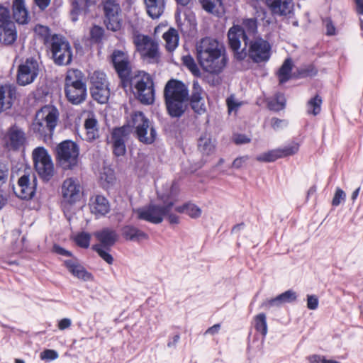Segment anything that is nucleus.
<instances>
[{"mask_svg": "<svg viewBox=\"0 0 363 363\" xmlns=\"http://www.w3.org/2000/svg\"><path fill=\"white\" fill-rule=\"evenodd\" d=\"M179 189L175 184H166L162 189L157 191L158 198L162 204L150 203V204L133 210V213L140 220L152 224L161 223L164 218L171 224H178L179 216L173 212V207L177 201Z\"/></svg>", "mask_w": 363, "mask_h": 363, "instance_id": "1", "label": "nucleus"}, {"mask_svg": "<svg viewBox=\"0 0 363 363\" xmlns=\"http://www.w3.org/2000/svg\"><path fill=\"white\" fill-rule=\"evenodd\" d=\"M196 55L202 69L211 74H220L228 62L224 46L217 40L209 37L196 43Z\"/></svg>", "mask_w": 363, "mask_h": 363, "instance_id": "2", "label": "nucleus"}, {"mask_svg": "<svg viewBox=\"0 0 363 363\" xmlns=\"http://www.w3.org/2000/svg\"><path fill=\"white\" fill-rule=\"evenodd\" d=\"M188 89L181 81L169 80L165 85L164 96L169 115L180 117L185 111L188 100Z\"/></svg>", "mask_w": 363, "mask_h": 363, "instance_id": "3", "label": "nucleus"}, {"mask_svg": "<svg viewBox=\"0 0 363 363\" xmlns=\"http://www.w3.org/2000/svg\"><path fill=\"white\" fill-rule=\"evenodd\" d=\"M59 113L56 108L45 106L37 112L32 129L41 137L50 138L58 121Z\"/></svg>", "mask_w": 363, "mask_h": 363, "instance_id": "4", "label": "nucleus"}, {"mask_svg": "<svg viewBox=\"0 0 363 363\" xmlns=\"http://www.w3.org/2000/svg\"><path fill=\"white\" fill-rule=\"evenodd\" d=\"M65 94L67 99L73 104H79L85 99L86 89L80 71H68L65 79Z\"/></svg>", "mask_w": 363, "mask_h": 363, "instance_id": "5", "label": "nucleus"}, {"mask_svg": "<svg viewBox=\"0 0 363 363\" xmlns=\"http://www.w3.org/2000/svg\"><path fill=\"white\" fill-rule=\"evenodd\" d=\"M129 123L134 128L136 137L140 142L150 145L156 140L157 132L153 124L142 112L137 111L133 113Z\"/></svg>", "mask_w": 363, "mask_h": 363, "instance_id": "6", "label": "nucleus"}, {"mask_svg": "<svg viewBox=\"0 0 363 363\" xmlns=\"http://www.w3.org/2000/svg\"><path fill=\"white\" fill-rule=\"evenodd\" d=\"M130 79L138 100L145 104H152L155 100V89L152 77L143 71H138Z\"/></svg>", "mask_w": 363, "mask_h": 363, "instance_id": "7", "label": "nucleus"}, {"mask_svg": "<svg viewBox=\"0 0 363 363\" xmlns=\"http://www.w3.org/2000/svg\"><path fill=\"white\" fill-rule=\"evenodd\" d=\"M56 151L59 163L64 169H72L78 165L79 150L75 143L65 140L57 145Z\"/></svg>", "mask_w": 363, "mask_h": 363, "instance_id": "8", "label": "nucleus"}, {"mask_svg": "<svg viewBox=\"0 0 363 363\" xmlns=\"http://www.w3.org/2000/svg\"><path fill=\"white\" fill-rule=\"evenodd\" d=\"M272 46L270 43L262 38H256L248 43L247 52L238 53V58L243 59L247 54L249 57L256 63L265 62L271 56Z\"/></svg>", "mask_w": 363, "mask_h": 363, "instance_id": "9", "label": "nucleus"}, {"mask_svg": "<svg viewBox=\"0 0 363 363\" xmlns=\"http://www.w3.org/2000/svg\"><path fill=\"white\" fill-rule=\"evenodd\" d=\"M54 62L58 65H66L72 61V51L69 42L62 35H53L48 45Z\"/></svg>", "mask_w": 363, "mask_h": 363, "instance_id": "10", "label": "nucleus"}, {"mask_svg": "<svg viewBox=\"0 0 363 363\" xmlns=\"http://www.w3.org/2000/svg\"><path fill=\"white\" fill-rule=\"evenodd\" d=\"M32 157L38 174L43 179L49 180L54 175L55 168L47 150L38 147L33 150Z\"/></svg>", "mask_w": 363, "mask_h": 363, "instance_id": "11", "label": "nucleus"}, {"mask_svg": "<svg viewBox=\"0 0 363 363\" xmlns=\"http://www.w3.org/2000/svg\"><path fill=\"white\" fill-rule=\"evenodd\" d=\"M104 23L108 30H119L123 24L119 4L116 0H104Z\"/></svg>", "mask_w": 363, "mask_h": 363, "instance_id": "12", "label": "nucleus"}, {"mask_svg": "<svg viewBox=\"0 0 363 363\" xmlns=\"http://www.w3.org/2000/svg\"><path fill=\"white\" fill-rule=\"evenodd\" d=\"M36 189V177L30 170L25 172L18 179L17 184L13 186L16 195L22 199H31Z\"/></svg>", "mask_w": 363, "mask_h": 363, "instance_id": "13", "label": "nucleus"}, {"mask_svg": "<svg viewBox=\"0 0 363 363\" xmlns=\"http://www.w3.org/2000/svg\"><path fill=\"white\" fill-rule=\"evenodd\" d=\"M39 72L37 60L30 58L18 66L17 82L19 85L26 86L34 82Z\"/></svg>", "mask_w": 363, "mask_h": 363, "instance_id": "14", "label": "nucleus"}, {"mask_svg": "<svg viewBox=\"0 0 363 363\" xmlns=\"http://www.w3.org/2000/svg\"><path fill=\"white\" fill-rule=\"evenodd\" d=\"M4 141L9 150H16L23 147L26 143V135L24 130L19 126L14 125L6 131Z\"/></svg>", "mask_w": 363, "mask_h": 363, "instance_id": "15", "label": "nucleus"}, {"mask_svg": "<svg viewBox=\"0 0 363 363\" xmlns=\"http://www.w3.org/2000/svg\"><path fill=\"white\" fill-rule=\"evenodd\" d=\"M133 42L140 54L151 59L157 57L158 45L147 35L137 34L134 35Z\"/></svg>", "mask_w": 363, "mask_h": 363, "instance_id": "16", "label": "nucleus"}, {"mask_svg": "<svg viewBox=\"0 0 363 363\" xmlns=\"http://www.w3.org/2000/svg\"><path fill=\"white\" fill-rule=\"evenodd\" d=\"M111 60L119 77L123 80L130 79L131 67L127 53L115 50L111 55Z\"/></svg>", "mask_w": 363, "mask_h": 363, "instance_id": "17", "label": "nucleus"}, {"mask_svg": "<svg viewBox=\"0 0 363 363\" xmlns=\"http://www.w3.org/2000/svg\"><path fill=\"white\" fill-rule=\"evenodd\" d=\"M82 194V186L77 179L67 178L62 185V195L64 201L73 203L79 200Z\"/></svg>", "mask_w": 363, "mask_h": 363, "instance_id": "18", "label": "nucleus"}, {"mask_svg": "<svg viewBox=\"0 0 363 363\" xmlns=\"http://www.w3.org/2000/svg\"><path fill=\"white\" fill-rule=\"evenodd\" d=\"M127 135V129L125 127L116 128L112 133L113 151L117 157L123 156L126 152L125 140Z\"/></svg>", "mask_w": 363, "mask_h": 363, "instance_id": "19", "label": "nucleus"}, {"mask_svg": "<svg viewBox=\"0 0 363 363\" xmlns=\"http://www.w3.org/2000/svg\"><path fill=\"white\" fill-rule=\"evenodd\" d=\"M204 93L199 84V82L194 80L192 86V94L191 96V106L192 109L197 113L201 114L206 111Z\"/></svg>", "mask_w": 363, "mask_h": 363, "instance_id": "20", "label": "nucleus"}, {"mask_svg": "<svg viewBox=\"0 0 363 363\" xmlns=\"http://www.w3.org/2000/svg\"><path fill=\"white\" fill-rule=\"evenodd\" d=\"M94 235L99 242L96 245H101L106 250H109L118 239V235L116 230L110 228H102L95 232Z\"/></svg>", "mask_w": 363, "mask_h": 363, "instance_id": "21", "label": "nucleus"}, {"mask_svg": "<svg viewBox=\"0 0 363 363\" xmlns=\"http://www.w3.org/2000/svg\"><path fill=\"white\" fill-rule=\"evenodd\" d=\"M89 207L92 214L96 218L104 216L110 211L108 201L101 195H94L90 198Z\"/></svg>", "mask_w": 363, "mask_h": 363, "instance_id": "22", "label": "nucleus"}, {"mask_svg": "<svg viewBox=\"0 0 363 363\" xmlns=\"http://www.w3.org/2000/svg\"><path fill=\"white\" fill-rule=\"evenodd\" d=\"M229 45L234 51L240 48L241 42L243 41L247 45V35L245 31L240 26H233L230 28L228 33Z\"/></svg>", "mask_w": 363, "mask_h": 363, "instance_id": "23", "label": "nucleus"}, {"mask_svg": "<svg viewBox=\"0 0 363 363\" xmlns=\"http://www.w3.org/2000/svg\"><path fill=\"white\" fill-rule=\"evenodd\" d=\"M64 264L68 271L77 279L84 281L92 280L91 274L88 272L77 259H67Z\"/></svg>", "mask_w": 363, "mask_h": 363, "instance_id": "24", "label": "nucleus"}, {"mask_svg": "<svg viewBox=\"0 0 363 363\" xmlns=\"http://www.w3.org/2000/svg\"><path fill=\"white\" fill-rule=\"evenodd\" d=\"M266 5L274 15L286 16L293 9L292 0H264Z\"/></svg>", "mask_w": 363, "mask_h": 363, "instance_id": "25", "label": "nucleus"}, {"mask_svg": "<svg viewBox=\"0 0 363 363\" xmlns=\"http://www.w3.org/2000/svg\"><path fill=\"white\" fill-rule=\"evenodd\" d=\"M16 92L15 87L11 85H0V113L11 108L16 98Z\"/></svg>", "mask_w": 363, "mask_h": 363, "instance_id": "26", "label": "nucleus"}, {"mask_svg": "<svg viewBox=\"0 0 363 363\" xmlns=\"http://www.w3.org/2000/svg\"><path fill=\"white\" fill-rule=\"evenodd\" d=\"M84 128L85 130L84 139L91 142L99 138L98 121L93 113H89L85 119Z\"/></svg>", "mask_w": 363, "mask_h": 363, "instance_id": "27", "label": "nucleus"}, {"mask_svg": "<svg viewBox=\"0 0 363 363\" xmlns=\"http://www.w3.org/2000/svg\"><path fill=\"white\" fill-rule=\"evenodd\" d=\"M198 150L203 157H207L214 153L216 143L209 134H203L199 138Z\"/></svg>", "mask_w": 363, "mask_h": 363, "instance_id": "28", "label": "nucleus"}, {"mask_svg": "<svg viewBox=\"0 0 363 363\" xmlns=\"http://www.w3.org/2000/svg\"><path fill=\"white\" fill-rule=\"evenodd\" d=\"M17 38V32L13 23L0 26V42L5 45L13 43Z\"/></svg>", "mask_w": 363, "mask_h": 363, "instance_id": "29", "label": "nucleus"}, {"mask_svg": "<svg viewBox=\"0 0 363 363\" xmlns=\"http://www.w3.org/2000/svg\"><path fill=\"white\" fill-rule=\"evenodd\" d=\"M122 235L125 240L134 242L148 238L147 233L131 225H125L122 228Z\"/></svg>", "mask_w": 363, "mask_h": 363, "instance_id": "30", "label": "nucleus"}, {"mask_svg": "<svg viewBox=\"0 0 363 363\" xmlns=\"http://www.w3.org/2000/svg\"><path fill=\"white\" fill-rule=\"evenodd\" d=\"M13 15L17 23L20 24L28 23V14L25 6L24 0H13Z\"/></svg>", "mask_w": 363, "mask_h": 363, "instance_id": "31", "label": "nucleus"}, {"mask_svg": "<svg viewBox=\"0 0 363 363\" xmlns=\"http://www.w3.org/2000/svg\"><path fill=\"white\" fill-rule=\"evenodd\" d=\"M145 4L147 12L152 18H158L165 8L164 0H145Z\"/></svg>", "mask_w": 363, "mask_h": 363, "instance_id": "32", "label": "nucleus"}, {"mask_svg": "<svg viewBox=\"0 0 363 363\" xmlns=\"http://www.w3.org/2000/svg\"><path fill=\"white\" fill-rule=\"evenodd\" d=\"M186 213L192 218H197L201 215V209L193 203H186L181 206L173 207V212Z\"/></svg>", "mask_w": 363, "mask_h": 363, "instance_id": "33", "label": "nucleus"}, {"mask_svg": "<svg viewBox=\"0 0 363 363\" xmlns=\"http://www.w3.org/2000/svg\"><path fill=\"white\" fill-rule=\"evenodd\" d=\"M162 38L165 42V47L169 51L174 50L179 44V34L176 29L170 28L164 33Z\"/></svg>", "mask_w": 363, "mask_h": 363, "instance_id": "34", "label": "nucleus"}, {"mask_svg": "<svg viewBox=\"0 0 363 363\" xmlns=\"http://www.w3.org/2000/svg\"><path fill=\"white\" fill-rule=\"evenodd\" d=\"M91 1L87 0H71L72 10L70 13L71 18L73 22L78 20V15L82 10H85L91 5Z\"/></svg>", "mask_w": 363, "mask_h": 363, "instance_id": "35", "label": "nucleus"}, {"mask_svg": "<svg viewBox=\"0 0 363 363\" xmlns=\"http://www.w3.org/2000/svg\"><path fill=\"white\" fill-rule=\"evenodd\" d=\"M293 62L289 58L285 60L283 65L278 71V77L279 82L283 84L291 78Z\"/></svg>", "mask_w": 363, "mask_h": 363, "instance_id": "36", "label": "nucleus"}, {"mask_svg": "<svg viewBox=\"0 0 363 363\" xmlns=\"http://www.w3.org/2000/svg\"><path fill=\"white\" fill-rule=\"evenodd\" d=\"M91 93L94 99L100 104H105L110 96L108 86L91 88Z\"/></svg>", "mask_w": 363, "mask_h": 363, "instance_id": "37", "label": "nucleus"}, {"mask_svg": "<svg viewBox=\"0 0 363 363\" xmlns=\"http://www.w3.org/2000/svg\"><path fill=\"white\" fill-rule=\"evenodd\" d=\"M300 148V143L296 141H291L285 145L279 147L281 158L294 155L298 153Z\"/></svg>", "mask_w": 363, "mask_h": 363, "instance_id": "38", "label": "nucleus"}, {"mask_svg": "<svg viewBox=\"0 0 363 363\" xmlns=\"http://www.w3.org/2000/svg\"><path fill=\"white\" fill-rule=\"evenodd\" d=\"M90 82L91 84V88L96 86L106 87L108 86L106 74L100 71H95L89 76Z\"/></svg>", "mask_w": 363, "mask_h": 363, "instance_id": "39", "label": "nucleus"}, {"mask_svg": "<svg viewBox=\"0 0 363 363\" xmlns=\"http://www.w3.org/2000/svg\"><path fill=\"white\" fill-rule=\"evenodd\" d=\"M280 158L281 157L279 148L273 149L261 153L256 157V160L262 162H272Z\"/></svg>", "mask_w": 363, "mask_h": 363, "instance_id": "40", "label": "nucleus"}, {"mask_svg": "<svg viewBox=\"0 0 363 363\" xmlns=\"http://www.w3.org/2000/svg\"><path fill=\"white\" fill-rule=\"evenodd\" d=\"M183 65L196 77H200L201 73L200 69L196 65L194 59L190 55H186L182 58Z\"/></svg>", "mask_w": 363, "mask_h": 363, "instance_id": "41", "label": "nucleus"}, {"mask_svg": "<svg viewBox=\"0 0 363 363\" xmlns=\"http://www.w3.org/2000/svg\"><path fill=\"white\" fill-rule=\"evenodd\" d=\"M255 328L263 336L267 333V318L264 313H259L254 318Z\"/></svg>", "mask_w": 363, "mask_h": 363, "instance_id": "42", "label": "nucleus"}, {"mask_svg": "<svg viewBox=\"0 0 363 363\" xmlns=\"http://www.w3.org/2000/svg\"><path fill=\"white\" fill-rule=\"evenodd\" d=\"M321 104V98L318 95H316L308 101L307 104V113L314 116L318 115L320 112Z\"/></svg>", "mask_w": 363, "mask_h": 363, "instance_id": "43", "label": "nucleus"}, {"mask_svg": "<svg viewBox=\"0 0 363 363\" xmlns=\"http://www.w3.org/2000/svg\"><path fill=\"white\" fill-rule=\"evenodd\" d=\"M286 99L282 94H277L274 98L268 101V107L269 109L279 111L285 106Z\"/></svg>", "mask_w": 363, "mask_h": 363, "instance_id": "44", "label": "nucleus"}, {"mask_svg": "<svg viewBox=\"0 0 363 363\" xmlns=\"http://www.w3.org/2000/svg\"><path fill=\"white\" fill-rule=\"evenodd\" d=\"M35 32L38 35L42 38L45 44L48 45L50 44V38L53 35L50 34L48 27L38 25L35 28Z\"/></svg>", "mask_w": 363, "mask_h": 363, "instance_id": "45", "label": "nucleus"}, {"mask_svg": "<svg viewBox=\"0 0 363 363\" xmlns=\"http://www.w3.org/2000/svg\"><path fill=\"white\" fill-rule=\"evenodd\" d=\"M90 240L91 235L86 232L79 233L74 237L76 244L84 248H87L89 246Z\"/></svg>", "mask_w": 363, "mask_h": 363, "instance_id": "46", "label": "nucleus"}, {"mask_svg": "<svg viewBox=\"0 0 363 363\" xmlns=\"http://www.w3.org/2000/svg\"><path fill=\"white\" fill-rule=\"evenodd\" d=\"M104 30L99 26H94L90 29V39L94 43H99L104 36Z\"/></svg>", "mask_w": 363, "mask_h": 363, "instance_id": "47", "label": "nucleus"}, {"mask_svg": "<svg viewBox=\"0 0 363 363\" xmlns=\"http://www.w3.org/2000/svg\"><path fill=\"white\" fill-rule=\"evenodd\" d=\"M284 303H283L282 300L281 299L279 295L276 296L274 298L267 299L264 301L262 303V306L267 310H269L272 308H279L281 306H283Z\"/></svg>", "mask_w": 363, "mask_h": 363, "instance_id": "48", "label": "nucleus"}, {"mask_svg": "<svg viewBox=\"0 0 363 363\" xmlns=\"http://www.w3.org/2000/svg\"><path fill=\"white\" fill-rule=\"evenodd\" d=\"M284 303H283L282 300L281 299L279 295L276 296L274 298L267 299L264 301L262 303V306L267 310H269L272 308H279L281 306H283Z\"/></svg>", "mask_w": 363, "mask_h": 363, "instance_id": "49", "label": "nucleus"}, {"mask_svg": "<svg viewBox=\"0 0 363 363\" xmlns=\"http://www.w3.org/2000/svg\"><path fill=\"white\" fill-rule=\"evenodd\" d=\"M100 179L107 184H112L115 179L113 171L108 167H104L100 173Z\"/></svg>", "mask_w": 363, "mask_h": 363, "instance_id": "50", "label": "nucleus"}, {"mask_svg": "<svg viewBox=\"0 0 363 363\" xmlns=\"http://www.w3.org/2000/svg\"><path fill=\"white\" fill-rule=\"evenodd\" d=\"M279 296L284 304L294 302L297 298L296 293L291 289L279 294Z\"/></svg>", "mask_w": 363, "mask_h": 363, "instance_id": "51", "label": "nucleus"}, {"mask_svg": "<svg viewBox=\"0 0 363 363\" xmlns=\"http://www.w3.org/2000/svg\"><path fill=\"white\" fill-rule=\"evenodd\" d=\"M104 247H101V245H94V249L96 250L99 255L108 264H112L113 259V257L106 250V249L104 250Z\"/></svg>", "mask_w": 363, "mask_h": 363, "instance_id": "52", "label": "nucleus"}, {"mask_svg": "<svg viewBox=\"0 0 363 363\" xmlns=\"http://www.w3.org/2000/svg\"><path fill=\"white\" fill-rule=\"evenodd\" d=\"M58 357L57 351L50 349L45 350L40 354V358L44 361H52L57 359Z\"/></svg>", "mask_w": 363, "mask_h": 363, "instance_id": "53", "label": "nucleus"}, {"mask_svg": "<svg viewBox=\"0 0 363 363\" xmlns=\"http://www.w3.org/2000/svg\"><path fill=\"white\" fill-rule=\"evenodd\" d=\"M9 23H13L10 20V12L9 10L0 5V26L6 25Z\"/></svg>", "mask_w": 363, "mask_h": 363, "instance_id": "54", "label": "nucleus"}, {"mask_svg": "<svg viewBox=\"0 0 363 363\" xmlns=\"http://www.w3.org/2000/svg\"><path fill=\"white\" fill-rule=\"evenodd\" d=\"M202 7L208 12L213 13L220 0H199Z\"/></svg>", "mask_w": 363, "mask_h": 363, "instance_id": "55", "label": "nucleus"}, {"mask_svg": "<svg viewBox=\"0 0 363 363\" xmlns=\"http://www.w3.org/2000/svg\"><path fill=\"white\" fill-rule=\"evenodd\" d=\"M288 122L286 120L279 119L277 118H272L271 119V125L275 130H281L286 128Z\"/></svg>", "mask_w": 363, "mask_h": 363, "instance_id": "56", "label": "nucleus"}, {"mask_svg": "<svg viewBox=\"0 0 363 363\" xmlns=\"http://www.w3.org/2000/svg\"><path fill=\"white\" fill-rule=\"evenodd\" d=\"M226 103L228 108V111H236L238 107L241 106V103L236 99L233 96H230L226 99Z\"/></svg>", "mask_w": 363, "mask_h": 363, "instance_id": "57", "label": "nucleus"}, {"mask_svg": "<svg viewBox=\"0 0 363 363\" xmlns=\"http://www.w3.org/2000/svg\"><path fill=\"white\" fill-rule=\"evenodd\" d=\"M244 26L247 30V33H255L257 30V21L255 19L250 18L244 21Z\"/></svg>", "mask_w": 363, "mask_h": 363, "instance_id": "58", "label": "nucleus"}, {"mask_svg": "<svg viewBox=\"0 0 363 363\" xmlns=\"http://www.w3.org/2000/svg\"><path fill=\"white\" fill-rule=\"evenodd\" d=\"M346 194L343 190L341 189H337L335 196L333 199V205L338 206L342 201H344L345 199Z\"/></svg>", "mask_w": 363, "mask_h": 363, "instance_id": "59", "label": "nucleus"}, {"mask_svg": "<svg viewBox=\"0 0 363 363\" xmlns=\"http://www.w3.org/2000/svg\"><path fill=\"white\" fill-rule=\"evenodd\" d=\"M318 298L315 295H307V308L310 310H315L318 307Z\"/></svg>", "mask_w": 363, "mask_h": 363, "instance_id": "60", "label": "nucleus"}, {"mask_svg": "<svg viewBox=\"0 0 363 363\" xmlns=\"http://www.w3.org/2000/svg\"><path fill=\"white\" fill-rule=\"evenodd\" d=\"M248 160L249 157L247 155L237 157L234 160L232 166L234 168L240 169L246 164Z\"/></svg>", "mask_w": 363, "mask_h": 363, "instance_id": "61", "label": "nucleus"}, {"mask_svg": "<svg viewBox=\"0 0 363 363\" xmlns=\"http://www.w3.org/2000/svg\"><path fill=\"white\" fill-rule=\"evenodd\" d=\"M233 141L238 145L250 143V139L245 135H235L233 137Z\"/></svg>", "mask_w": 363, "mask_h": 363, "instance_id": "62", "label": "nucleus"}, {"mask_svg": "<svg viewBox=\"0 0 363 363\" xmlns=\"http://www.w3.org/2000/svg\"><path fill=\"white\" fill-rule=\"evenodd\" d=\"M324 23L326 28V33L328 35H333L335 33V28L330 19L324 21Z\"/></svg>", "mask_w": 363, "mask_h": 363, "instance_id": "63", "label": "nucleus"}, {"mask_svg": "<svg viewBox=\"0 0 363 363\" xmlns=\"http://www.w3.org/2000/svg\"><path fill=\"white\" fill-rule=\"evenodd\" d=\"M310 363H323L325 357L318 354H313L308 357Z\"/></svg>", "mask_w": 363, "mask_h": 363, "instance_id": "64", "label": "nucleus"}]
</instances>
